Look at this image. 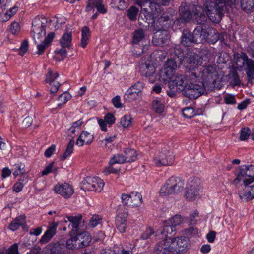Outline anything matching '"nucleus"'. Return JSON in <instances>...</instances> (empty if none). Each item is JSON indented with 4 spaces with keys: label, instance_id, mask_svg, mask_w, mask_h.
Instances as JSON below:
<instances>
[{
    "label": "nucleus",
    "instance_id": "nucleus-1",
    "mask_svg": "<svg viewBox=\"0 0 254 254\" xmlns=\"http://www.w3.org/2000/svg\"><path fill=\"white\" fill-rule=\"evenodd\" d=\"M199 72L198 69H191L190 67L185 76L176 75L169 83L178 89L179 92L182 91L184 96L190 99H196L203 94V89L195 84Z\"/></svg>",
    "mask_w": 254,
    "mask_h": 254
},
{
    "label": "nucleus",
    "instance_id": "nucleus-2",
    "mask_svg": "<svg viewBox=\"0 0 254 254\" xmlns=\"http://www.w3.org/2000/svg\"><path fill=\"white\" fill-rule=\"evenodd\" d=\"M140 15L143 14L146 20L152 19V24L156 30L167 29L169 27L168 22L172 20L173 15L168 11L163 12L162 7L147 1L143 4Z\"/></svg>",
    "mask_w": 254,
    "mask_h": 254
},
{
    "label": "nucleus",
    "instance_id": "nucleus-3",
    "mask_svg": "<svg viewBox=\"0 0 254 254\" xmlns=\"http://www.w3.org/2000/svg\"><path fill=\"white\" fill-rule=\"evenodd\" d=\"M68 227L71 230L69 233L70 237L66 242L67 249H78L89 245L92 237L85 231L86 227L84 223H70Z\"/></svg>",
    "mask_w": 254,
    "mask_h": 254
},
{
    "label": "nucleus",
    "instance_id": "nucleus-4",
    "mask_svg": "<svg viewBox=\"0 0 254 254\" xmlns=\"http://www.w3.org/2000/svg\"><path fill=\"white\" fill-rule=\"evenodd\" d=\"M45 23L39 18L35 19L32 22L31 34L35 44H37L38 55L42 54L45 49L48 48L53 41L55 34L50 32L45 37L46 31Z\"/></svg>",
    "mask_w": 254,
    "mask_h": 254
},
{
    "label": "nucleus",
    "instance_id": "nucleus-5",
    "mask_svg": "<svg viewBox=\"0 0 254 254\" xmlns=\"http://www.w3.org/2000/svg\"><path fill=\"white\" fill-rule=\"evenodd\" d=\"M191 69H197L199 73L197 75V80L195 84L198 85L203 89V94L206 90H211L215 86V83L218 78V73L212 66L203 67L195 66Z\"/></svg>",
    "mask_w": 254,
    "mask_h": 254
},
{
    "label": "nucleus",
    "instance_id": "nucleus-6",
    "mask_svg": "<svg viewBox=\"0 0 254 254\" xmlns=\"http://www.w3.org/2000/svg\"><path fill=\"white\" fill-rule=\"evenodd\" d=\"M237 2V0H215V2L206 1L204 4L205 10L209 19L218 23L223 16L226 4L232 6L236 5Z\"/></svg>",
    "mask_w": 254,
    "mask_h": 254
},
{
    "label": "nucleus",
    "instance_id": "nucleus-7",
    "mask_svg": "<svg viewBox=\"0 0 254 254\" xmlns=\"http://www.w3.org/2000/svg\"><path fill=\"white\" fill-rule=\"evenodd\" d=\"M249 53L254 58V51H249ZM234 57L236 59V64L238 67L241 68L245 65L248 81L251 83L254 82V61L249 58L245 53L237 54Z\"/></svg>",
    "mask_w": 254,
    "mask_h": 254
},
{
    "label": "nucleus",
    "instance_id": "nucleus-8",
    "mask_svg": "<svg viewBox=\"0 0 254 254\" xmlns=\"http://www.w3.org/2000/svg\"><path fill=\"white\" fill-rule=\"evenodd\" d=\"M184 184V180L180 177L172 176L161 187L160 193L162 196L178 194L183 190Z\"/></svg>",
    "mask_w": 254,
    "mask_h": 254
},
{
    "label": "nucleus",
    "instance_id": "nucleus-9",
    "mask_svg": "<svg viewBox=\"0 0 254 254\" xmlns=\"http://www.w3.org/2000/svg\"><path fill=\"white\" fill-rule=\"evenodd\" d=\"M202 185L200 179L193 177L190 179L187 187L185 196L189 201H192L200 197L202 190Z\"/></svg>",
    "mask_w": 254,
    "mask_h": 254
},
{
    "label": "nucleus",
    "instance_id": "nucleus-10",
    "mask_svg": "<svg viewBox=\"0 0 254 254\" xmlns=\"http://www.w3.org/2000/svg\"><path fill=\"white\" fill-rule=\"evenodd\" d=\"M104 186L103 180L99 178L87 177L82 181L81 189L84 191H94L101 192Z\"/></svg>",
    "mask_w": 254,
    "mask_h": 254
},
{
    "label": "nucleus",
    "instance_id": "nucleus-11",
    "mask_svg": "<svg viewBox=\"0 0 254 254\" xmlns=\"http://www.w3.org/2000/svg\"><path fill=\"white\" fill-rule=\"evenodd\" d=\"M121 198L124 204L132 207L140 206L143 202L142 195L138 192L133 191L129 194H122Z\"/></svg>",
    "mask_w": 254,
    "mask_h": 254
},
{
    "label": "nucleus",
    "instance_id": "nucleus-12",
    "mask_svg": "<svg viewBox=\"0 0 254 254\" xmlns=\"http://www.w3.org/2000/svg\"><path fill=\"white\" fill-rule=\"evenodd\" d=\"M174 161V156L169 150L163 149L154 158V163L157 166L171 165Z\"/></svg>",
    "mask_w": 254,
    "mask_h": 254
},
{
    "label": "nucleus",
    "instance_id": "nucleus-13",
    "mask_svg": "<svg viewBox=\"0 0 254 254\" xmlns=\"http://www.w3.org/2000/svg\"><path fill=\"white\" fill-rule=\"evenodd\" d=\"M172 247L175 254L185 251L190 246L189 240L187 237H175L171 240Z\"/></svg>",
    "mask_w": 254,
    "mask_h": 254
},
{
    "label": "nucleus",
    "instance_id": "nucleus-14",
    "mask_svg": "<svg viewBox=\"0 0 254 254\" xmlns=\"http://www.w3.org/2000/svg\"><path fill=\"white\" fill-rule=\"evenodd\" d=\"M59 77V74L55 72H53L51 69H49L48 73L45 75V81L49 84L48 88H50V92L51 94H55L59 89L61 84L57 78Z\"/></svg>",
    "mask_w": 254,
    "mask_h": 254
},
{
    "label": "nucleus",
    "instance_id": "nucleus-15",
    "mask_svg": "<svg viewBox=\"0 0 254 254\" xmlns=\"http://www.w3.org/2000/svg\"><path fill=\"white\" fill-rule=\"evenodd\" d=\"M54 191L65 198H70L74 193L72 187L66 183L56 185L54 188Z\"/></svg>",
    "mask_w": 254,
    "mask_h": 254
},
{
    "label": "nucleus",
    "instance_id": "nucleus-16",
    "mask_svg": "<svg viewBox=\"0 0 254 254\" xmlns=\"http://www.w3.org/2000/svg\"><path fill=\"white\" fill-rule=\"evenodd\" d=\"M156 254H175L171 240L164 239L159 242L154 248Z\"/></svg>",
    "mask_w": 254,
    "mask_h": 254
},
{
    "label": "nucleus",
    "instance_id": "nucleus-17",
    "mask_svg": "<svg viewBox=\"0 0 254 254\" xmlns=\"http://www.w3.org/2000/svg\"><path fill=\"white\" fill-rule=\"evenodd\" d=\"M139 70L141 75L149 77L155 72V68L150 61L141 59L139 62Z\"/></svg>",
    "mask_w": 254,
    "mask_h": 254
},
{
    "label": "nucleus",
    "instance_id": "nucleus-18",
    "mask_svg": "<svg viewBox=\"0 0 254 254\" xmlns=\"http://www.w3.org/2000/svg\"><path fill=\"white\" fill-rule=\"evenodd\" d=\"M79 130H77L76 128H74L72 127H71L68 130V135L71 136L72 138L69 141L64 153L60 156L59 159L60 160H65L72 153L75 141L74 140V137L72 136V135H75V133L76 132H78Z\"/></svg>",
    "mask_w": 254,
    "mask_h": 254
},
{
    "label": "nucleus",
    "instance_id": "nucleus-19",
    "mask_svg": "<svg viewBox=\"0 0 254 254\" xmlns=\"http://www.w3.org/2000/svg\"><path fill=\"white\" fill-rule=\"evenodd\" d=\"M169 39V33L166 29L156 30L153 37L152 43L156 46H162L165 44H167Z\"/></svg>",
    "mask_w": 254,
    "mask_h": 254
},
{
    "label": "nucleus",
    "instance_id": "nucleus-20",
    "mask_svg": "<svg viewBox=\"0 0 254 254\" xmlns=\"http://www.w3.org/2000/svg\"><path fill=\"white\" fill-rule=\"evenodd\" d=\"M194 43H200L206 41V36L207 35L206 29L203 28L201 26L196 27L192 32Z\"/></svg>",
    "mask_w": 254,
    "mask_h": 254
},
{
    "label": "nucleus",
    "instance_id": "nucleus-21",
    "mask_svg": "<svg viewBox=\"0 0 254 254\" xmlns=\"http://www.w3.org/2000/svg\"><path fill=\"white\" fill-rule=\"evenodd\" d=\"M174 74V71L170 68H161L158 75V80L163 84L169 83L172 76Z\"/></svg>",
    "mask_w": 254,
    "mask_h": 254
},
{
    "label": "nucleus",
    "instance_id": "nucleus-22",
    "mask_svg": "<svg viewBox=\"0 0 254 254\" xmlns=\"http://www.w3.org/2000/svg\"><path fill=\"white\" fill-rule=\"evenodd\" d=\"M93 134L87 131H83L77 139L76 145L79 147L83 146L85 144L89 145L93 141Z\"/></svg>",
    "mask_w": 254,
    "mask_h": 254
},
{
    "label": "nucleus",
    "instance_id": "nucleus-23",
    "mask_svg": "<svg viewBox=\"0 0 254 254\" xmlns=\"http://www.w3.org/2000/svg\"><path fill=\"white\" fill-rule=\"evenodd\" d=\"M181 43L185 46H190L194 43L192 32L188 29L184 30L181 36Z\"/></svg>",
    "mask_w": 254,
    "mask_h": 254
},
{
    "label": "nucleus",
    "instance_id": "nucleus-24",
    "mask_svg": "<svg viewBox=\"0 0 254 254\" xmlns=\"http://www.w3.org/2000/svg\"><path fill=\"white\" fill-rule=\"evenodd\" d=\"M57 224L55 223L51 226L48 227V229L42 237L40 242L42 243H46L49 242L52 238L56 234Z\"/></svg>",
    "mask_w": 254,
    "mask_h": 254
},
{
    "label": "nucleus",
    "instance_id": "nucleus-25",
    "mask_svg": "<svg viewBox=\"0 0 254 254\" xmlns=\"http://www.w3.org/2000/svg\"><path fill=\"white\" fill-rule=\"evenodd\" d=\"M208 34L206 36V41L210 44H215L219 39V34L217 30L212 28H208L206 29Z\"/></svg>",
    "mask_w": 254,
    "mask_h": 254
},
{
    "label": "nucleus",
    "instance_id": "nucleus-26",
    "mask_svg": "<svg viewBox=\"0 0 254 254\" xmlns=\"http://www.w3.org/2000/svg\"><path fill=\"white\" fill-rule=\"evenodd\" d=\"M248 168L247 165H241L238 167L235 173L236 178L234 180V184L237 185L244 178L246 177V172Z\"/></svg>",
    "mask_w": 254,
    "mask_h": 254
},
{
    "label": "nucleus",
    "instance_id": "nucleus-27",
    "mask_svg": "<svg viewBox=\"0 0 254 254\" xmlns=\"http://www.w3.org/2000/svg\"><path fill=\"white\" fill-rule=\"evenodd\" d=\"M147 1L150 2L151 4H155L158 6L159 7H161V6H167L169 5L170 0H137L136 3L143 9V4Z\"/></svg>",
    "mask_w": 254,
    "mask_h": 254
},
{
    "label": "nucleus",
    "instance_id": "nucleus-28",
    "mask_svg": "<svg viewBox=\"0 0 254 254\" xmlns=\"http://www.w3.org/2000/svg\"><path fill=\"white\" fill-rule=\"evenodd\" d=\"M65 247L63 243H55L51 247L50 254H66Z\"/></svg>",
    "mask_w": 254,
    "mask_h": 254
},
{
    "label": "nucleus",
    "instance_id": "nucleus-29",
    "mask_svg": "<svg viewBox=\"0 0 254 254\" xmlns=\"http://www.w3.org/2000/svg\"><path fill=\"white\" fill-rule=\"evenodd\" d=\"M72 35L71 33H65L61 37L60 44L62 48H69L71 45Z\"/></svg>",
    "mask_w": 254,
    "mask_h": 254
},
{
    "label": "nucleus",
    "instance_id": "nucleus-30",
    "mask_svg": "<svg viewBox=\"0 0 254 254\" xmlns=\"http://www.w3.org/2000/svg\"><path fill=\"white\" fill-rule=\"evenodd\" d=\"M179 13L181 18L185 21H189L192 18V15H194L193 12L188 10L186 6H183L182 4L179 8Z\"/></svg>",
    "mask_w": 254,
    "mask_h": 254
},
{
    "label": "nucleus",
    "instance_id": "nucleus-31",
    "mask_svg": "<svg viewBox=\"0 0 254 254\" xmlns=\"http://www.w3.org/2000/svg\"><path fill=\"white\" fill-rule=\"evenodd\" d=\"M176 224L174 223H166L160 229L159 233L165 237H168L169 234H171L175 230Z\"/></svg>",
    "mask_w": 254,
    "mask_h": 254
},
{
    "label": "nucleus",
    "instance_id": "nucleus-32",
    "mask_svg": "<svg viewBox=\"0 0 254 254\" xmlns=\"http://www.w3.org/2000/svg\"><path fill=\"white\" fill-rule=\"evenodd\" d=\"M90 35L89 28L87 26L83 27L82 30V38L80 43V46L82 48H84L87 45Z\"/></svg>",
    "mask_w": 254,
    "mask_h": 254
},
{
    "label": "nucleus",
    "instance_id": "nucleus-33",
    "mask_svg": "<svg viewBox=\"0 0 254 254\" xmlns=\"http://www.w3.org/2000/svg\"><path fill=\"white\" fill-rule=\"evenodd\" d=\"M237 2H240L242 8L247 12H251L254 8V0H237Z\"/></svg>",
    "mask_w": 254,
    "mask_h": 254
},
{
    "label": "nucleus",
    "instance_id": "nucleus-34",
    "mask_svg": "<svg viewBox=\"0 0 254 254\" xmlns=\"http://www.w3.org/2000/svg\"><path fill=\"white\" fill-rule=\"evenodd\" d=\"M124 152L126 162H131L136 160L137 155L135 150L127 148L125 149Z\"/></svg>",
    "mask_w": 254,
    "mask_h": 254
},
{
    "label": "nucleus",
    "instance_id": "nucleus-35",
    "mask_svg": "<svg viewBox=\"0 0 254 254\" xmlns=\"http://www.w3.org/2000/svg\"><path fill=\"white\" fill-rule=\"evenodd\" d=\"M128 216V211L125 208H120L118 210L116 216L117 222H125Z\"/></svg>",
    "mask_w": 254,
    "mask_h": 254
},
{
    "label": "nucleus",
    "instance_id": "nucleus-36",
    "mask_svg": "<svg viewBox=\"0 0 254 254\" xmlns=\"http://www.w3.org/2000/svg\"><path fill=\"white\" fill-rule=\"evenodd\" d=\"M126 162V158L124 155L116 154L114 155L110 159L109 164L113 165L115 164H123Z\"/></svg>",
    "mask_w": 254,
    "mask_h": 254
},
{
    "label": "nucleus",
    "instance_id": "nucleus-37",
    "mask_svg": "<svg viewBox=\"0 0 254 254\" xmlns=\"http://www.w3.org/2000/svg\"><path fill=\"white\" fill-rule=\"evenodd\" d=\"M71 98V96L70 93L68 92H64L61 94L58 98L57 101L58 103L57 104L59 107H62V106L65 104L68 100Z\"/></svg>",
    "mask_w": 254,
    "mask_h": 254
},
{
    "label": "nucleus",
    "instance_id": "nucleus-38",
    "mask_svg": "<svg viewBox=\"0 0 254 254\" xmlns=\"http://www.w3.org/2000/svg\"><path fill=\"white\" fill-rule=\"evenodd\" d=\"M144 37V32L142 29L135 30L133 34L132 43L137 44L140 42Z\"/></svg>",
    "mask_w": 254,
    "mask_h": 254
},
{
    "label": "nucleus",
    "instance_id": "nucleus-39",
    "mask_svg": "<svg viewBox=\"0 0 254 254\" xmlns=\"http://www.w3.org/2000/svg\"><path fill=\"white\" fill-rule=\"evenodd\" d=\"M152 109L157 113H161L164 111V105L160 100L155 99L152 104Z\"/></svg>",
    "mask_w": 254,
    "mask_h": 254
},
{
    "label": "nucleus",
    "instance_id": "nucleus-40",
    "mask_svg": "<svg viewBox=\"0 0 254 254\" xmlns=\"http://www.w3.org/2000/svg\"><path fill=\"white\" fill-rule=\"evenodd\" d=\"M24 168V165L22 163L14 164L12 168L13 175L15 177H16L19 175L24 174L25 172Z\"/></svg>",
    "mask_w": 254,
    "mask_h": 254
},
{
    "label": "nucleus",
    "instance_id": "nucleus-41",
    "mask_svg": "<svg viewBox=\"0 0 254 254\" xmlns=\"http://www.w3.org/2000/svg\"><path fill=\"white\" fill-rule=\"evenodd\" d=\"M144 84L141 81H138L133 85L131 86L129 89L133 92H136L139 97L142 94V91L144 88Z\"/></svg>",
    "mask_w": 254,
    "mask_h": 254
},
{
    "label": "nucleus",
    "instance_id": "nucleus-42",
    "mask_svg": "<svg viewBox=\"0 0 254 254\" xmlns=\"http://www.w3.org/2000/svg\"><path fill=\"white\" fill-rule=\"evenodd\" d=\"M139 96H138L136 92H133L128 89L125 93L124 98L126 101L130 102L136 100Z\"/></svg>",
    "mask_w": 254,
    "mask_h": 254
},
{
    "label": "nucleus",
    "instance_id": "nucleus-43",
    "mask_svg": "<svg viewBox=\"0 0 254 254\" xmlns=\"http://www.w3.org/2000/svg\"><path fill=\"white\" fill-rule=\"evenodd\" d=\"M138 12V8L134 6H131L127 11L128 18L131 21L136 20Z\"/></svg>",
    "mask_w": 254,
    "mask_h": 254
},
{
    "label": "nucleus",
    "instance_id": "nucleus-44",
    "mask_svg": "<svg viewBox=\"0 0 254 254\" xmlns=\"http://www.w3.org/2000/svg\"><path fill=\"white\" fill-rule=\"evenodd\" d=\"M128 1V0H112V3L117 8L124 10L127 6Z\"/></svg>",
    "mask_w": 254,
    "mask_h": 254
},
{
    "label": "nucleus",
    "instance_id": "nucleus-45",
    "mask_svg": "<svg viewBox=\"0 0 254 254\" xmlns=\"http://www.w3.org/2000/svg\"><path fill=\"white\" fill-rule=\"evenodd\" d=\"M251 130L248 127L242 128L241 130L239 139L241 141H245L248 139L250 136H251Z\"/></svg>",
    "mask_w": 254,
    "mask_h": 254
},
{
    "label": "nucleus",
    "instance_id": "nucleus-46",
    "mask_svg": "<svg viewBox=\"0 0 254 254\" xmlns=\"http://www.w3.org/2000/svg\"><path fill=\"white\" fill-rule=\"evenodd\" d=\"M132 118L130 115H125L121 118L120 123L124 127H129L131 124Z\"/></svg>",
    "mask_w": 254,
    "mask_h": 254
},
{
    "label": "nucleus",
    "instance_id": "nucleus-47",
    "mask_svg": "<svg viewBox=\"0 0 254 254\" xmlns=\"http://www.w3.org/2000/svg\"><path fill=\"white\" fill-rule=\"evenodd\" d=\"M194 15L196 16L195 19L197 24L202 25L205 24L207 21V18L204 14L200 13L199 14L198 13L195 12Z\"/></svg>",
    "mask_w": 254,
    "mask_h": 254
},
{
    "label": "nucleus",
    "instance_id": "nucleus-48",
    "mask_svg": "<svg viewBox=\"0 0 254 254\" xmlns=\"http://www.w3.org/2000/svg\"><path fill=\"white\" fill-rule=\"evenodd\" d=\"M93 3L99 12L102 14L106 13L107 10L105 8L104 5L102 4V0H97L96 2L93 1Z\"/></svg>",
    "mask_w": 254,
    "mask_h": 254
},
{
    "label": "nucleus",
    "instance_id": "nucleus-49",
    "mask_svg": "<svg viewBox=\"0 0 254 254\" xmlns=\"http://www.w3.org/2000/svg\"><path fill=\"white\" fill-rule=\"evenodd\" d=\"M66 218L69 222H85L84 219L82 220V216L80 214H78L75 216H67Z\"/></svg>",
    "mask_w": 254,
    "mask_h": 254
},
{
    "label": "nucleus",
    "instance_id": "nucleus-50",
    "mask_svg": "<svg viewBox=\"0 0 254 254\" xmlns=\"http://www.w3.org/2000/svg\"><path fill=\"white\" fill-rule=\"evenodd\" d=\"M183 115L187 118H190L195 115L194 109L191 107H187L183 109Z\"/></svg>",
    "mask_w": 254,
    "mask_h": 254
},
{
    "label": "nucleus",
    "instance_id": "nucleus-51",
    "mask_svg": "<svg viewBox=\"0 0 254 254\" xmlns=\"http://www.w3.org/2000/svg\"><path fill=\"white\" fill-rule=\"evenodd\" d=\"M17 10V7H13L12 8H10L4 14V16L5 17V18L3 19V21H6L8 20L12 16H13L16 13Z\"/></svg>",
    "mask_w": 254,
    "mask_h": 254
},
{
    "label": "nucleus",
    "instance_id": "nucleus-52",
    "mask_svg": "<svg viewBox=\"0 0 254 254\" xmlns=\"http://www.w3.org/2000/svg\"><path fill=\"white\" fill-rule=\"evenodd\" d=\"M185 221H188L189 222H193V221H203L200 218L198 212L197 211H194L193 213L190 214L189 217L187 219H185Z\"/></svg>",
    "mask_w": 254,
    "mask_h": 254
},
{
    "label": "nucleus",
    "instance_id": "nucleus-53",
    "mask_svg": "<svg viewBox=\"0 0 254 254\" xmlns=\"http://www.w3.org/2000/svg\"><path fill=\"white\" fill-rule=\"evenodd\" d=\"M239 196L242 200L246 201L251 200L254 198V196L250 193L249 190L247 192H245L243 193H240L239 194Z\"/></svg>",
    "mask_w": 254,
    "mask_h": 254
},
{
    "label": "nucleus",
    "instance_id": "nucleus-54",
    "mask_svg": "<svg viewBox=\"0 0 254 254\" xmlns=\"http://www.w3.org/2000/svg\"><path fill=\"white\" fill-rule=\"evenodd\" d=\"M10 30L13 34H17L20 31V27L19 23L16 22L12 23L10 27Z\"/></svg>",
    "mask_w": 254,
    "mask_h": 254
},
{
    "label": "nucleus",
    "instance_id": "nucleus-55",
    "mask_svg": "<svg viewBox=\"0 0 254 254\" xmlns=\"http://www.w3.org/2000/svg\"><path fill=\"white\" fill-rule=\"evenodd\" d=\"M164 67L170 68V69L174 71V70L177 68L176 62L173 59H168Z\"/></svg>",
    "mask_w": 254,
    "mask_h": 254
},
{
    "label": "nucleus",
    "instance_id": "nucleus-56",
    "mask_svg": "<svg viewBox=\"0 0 254 254\" xmlns=\"http://www.w3.org/2000/svg\"><path fill=\"white\" fill-rule=\"evenodd\" d=\"M18 244L14 243L6 251V254H20L18 251Z\"/></svg>",
    "mask_w": 254,
    "mask_h": 254
},
{
    "label": "nucleus",
    "instance_id": "nucleus-57",
    "mask_svg": "<svg viewBox=\"0 0 254 254\" xmlns=\"http://www.w3.org/2000/svg\"><path fill=\"white\" fill-rule=\"evenodd\" d=\"M28 47V42L27 40H24L21 43L19 48V54L23 55L27 51Z\"/></svg>",
    "mask_w": 254,
    "mask_h": 254
},
{
    "label": "nucleus",
    "instance_id": "nucleus-58",
    "mask_svg": "<svg viewBox=\"0 0 254 254\" xmlns=\"http://www.w3.org/2000/svg\"><path fill=\"white\" fill-rule=\"evenodd\" d=\"M115 120L114 116L111 113H107L104 117L105 122L110 125L113 124L115 122Z\"/></svg>",
    "mask_w": 254,
    "mask_h": 254
},
{
    "label": "nucleus",
    "instance_id": "nucleus-59",
    "mask_svg": "<svg viewBox=\"0 0 254 254\" xmlns=\"http://www.w3.org/2000/svg\"><path fill=\"white\" fill-rule=\"evenodd\" d=\"M225 102L227 104H233L236 102V99L234 95L226 94L224 98Z\"/></svg>",
    "mask_w": 254,
    "mask_h": 254
},
{
    "label": "nucleus",
    "instance_id": "nucleus-60",
    "mask_svg": "<svg viewBox=\"0 0 254 254\" xmlns=\"http://www.w3.org/2000/svg\"><path fill=\"white\" fill-rule=\"evenodd\" d=\"M185 232L186 235L188 236L195 235L197 233V229L196 228H194L193 226H191L185 230Z\"/></svg>",
    "mask_w": 254,
    "mask_h": 254
},
{
    "label": "nucleus",
    "instance_id": "nucleus-61",
    "mask_svg": "<svg viewBox=\"0 0 254 254\" xmlns=\"http://www.w3.org/2000/svg\"><path fill=\"white\" fill-rule=\"evenodd\" d=\"M232 78L234 86H238L240 84L241 80L239 79L238 74L236 72H233L232 74Z\"/></svg>",
    "mask_w": 254,
    "mask_h": 254
},
{
    "label": "nucleus",
    "instance_id": "nucleus-62",
    "mask_svg": "<svg viewBox=\"0 0 254 254\" xmlns=\"http://www.w3.org/2000/svg\"><path fill=\"white\" fill-rule=\"evenodd\" d=\"M54 162H51L42 172V175H47L52 172V169L54 166Z\"/></svg>",
    "mask_w": 254,
    "mask_h": 254
},
{
    "label": "nucleus",
    "instance_id": "nucleus-63",
    "mask_svg": "<svg viewBox=\"0 0 254 254\" xmlns=\"http://www.w3.org/2000/svg\"><path fill=\"white\" fill-rule=\"evenodd\" d=\"M169 221L170 222H182L185 221V218H183L181 215L176 214L170 218Z\"/></svg>",
    "mask_w": 254,
    "mask_h": 254
},
{
    "label": "nucleus",
    "instance_id": "nucleus-64",
    "mask_svg": "<svg viewBox=\"0 0 254 254\" xmlns=\"http://www.w3.org/2000/svg\"><path fill=\"white\" fill-rule=\"evenodd\" d=\"M56 149V146L55 145H52L50 147H49L48 149H46V150L45 152V156L46 157H50L51 156V155L54 153V151H55Z\"/></svg>",
    "mask_w": 254,
    "mask_h": 254
}]
</instances>
